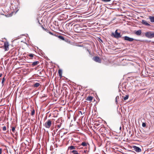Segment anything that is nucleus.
I'll return each mask as SVG.
<instances>
[{
  "label": "nucleus",
  "mask_w": 154,
  "mask_h": 154,
  "mask_svg": "<svg viewBox=\"0 0 154 154\" xmlns=\"http://www.w3.org/2000/svg\"><path fill=\"white\" fill-rule=\"evenodd\" d=\"M27 55L29 56L30 57H33L34 54H29L28 55Z\"/></svg>",
  "instance_id": "b1692460"
},
{
  "label": "nucleus",
  "mask_w": 154,
  "mask_h": 154,
  "mask_svg": "<svg viewBox=\"0 0 154 154\" xmlns=\"http://www.w3.org/2000/svg\"><path fill=\"white\" fill-rule=\"evenodd\" d=\"M141 33V30H139L137 31H136L135 34L137 35H140Z\"/></svg>",
  "instance_id": "9b49d317"
},
{
  "label": "nucleus",
  "mask_w": 154,
  "mask_h": 154,
  "mask_svg": "<svg viewBox=\"0 0 154 154\" xmlns=\"http://www.w3.org/2000/svg\"><path fill=\"white\" fill-rule=\"evenodd\" d=\"M11 130L14 133L15 131V127H11Z\"/></svg>",
  "instance_id": "5701e85b"
},
{
  "label": "nucleus",
  "mask_w": 154,
  "mask_h": 154,
  "mask_svg": "<svg viewBox=\"0 0 154 154\" xmlns=\"http://www.w3.org/2000/svg\"><path fill=\"white\" fill-rule=\"evenodd\" d=\"M2 149L1 148H0V154H1L2 153Z\"/></svg>",
  "instance_id": "473e14b6"
},
{
  "label": "nucleus",
  "mask_w": 154,
  "mask_h": 154,
  "mask_svg": "<svg viewBox=\"0 0 154 154\" xmlns=\"http://www.w3.org/2000/svg\"><path fill=\"white\" fill-rule=\"evenodd\" d=\"M2 74L1 73V74H0V77H1L2 76Z\"/></svg>",
  "instance_id": "c9c22d12"
},
{
  "label": "nucleus",
  "mask_w": 154,
  "mask_h": 154,
  "mask_svg": "<svg viewBox=\"0 0 154 154\" xmlns=\"http://www.w3.org/2000/svg\"><path fill=\"white\" fill-rule=\"evenodd\" d=\"M93 97L91 96H88L86 99V100H87L89 101L90 102H91L93 99Z\"/></svg>",
  "instance_id": "9d476101"
},
{
  "label": "nucleus",
  "mask_w": 154,
  "mask_h": 154,
  "mask_svg": "<svg viewBox=\"0 0 154 154\" xmlns=\"http://www.w3.org/2000/svg\"><path fill=\"white\" fill-rule=\"evenodd\" d=\"M42 27L44 30H45L47 32L48 31V29H45V28H44L42 26Z\"/></svg>",
  "instance_id": "393cba45"
},
{
  "label": "nucleus",
  "mask_w": 154,
  "mask_h": 154,
  "mask_svg": "<svg viewBox=\"0 0 154 154\" xmlns=\"http://www.w3.org/2000/svg\"><path fill=\"white\" fill-rule=\"evenodd\" d=\"M128 95H126L125 97H124L123 98L125 100H126L128 99Z\"/></svg>",
  "instance_id": "4be33fe9"
},
{
  "label": "nucleus",
  "mask_w": 154,
  "mask_h": 154,
  "mask_svg": "<svg viewBox=\"0 0 154 154\" xmlns=\"http://www.w3.org/2000/svg\"><path fill=\"white\" fill-rule=\"evenodd\" d=\"M49 33L51 35H53V33L51 32H49Z\"/></svg>",
  "instance_id": "f704fd0d"
},
{
  "label": "nucleus",
  "mask_w": 154,
  "mask_h": 154,
  "mask_svg": "<svg viewBox=\"0 0 154 154\" xmlns=\"http://www.w3.org/2000/svg\"><path fill=\"white\" fill-rule=\"evenodd\" d=\"M134 149L137 152H140L141 151V149L138 147L134 146H133Z\"/></svg>",
  "instance_id": "0eeeda50"
},
{
  "label": "nucleus",
  "mask_w": 154,
  "mask_h": 154,
  "mask_svg": "<svg viewBox=\"0 0 154 154\" xmlns=\"http://www.w3.org/2000/svg\"><path fill=\"white\" fill-rule=\"evenodd\" d=\"M124 40L128 41L130 42L133 41L134 39L132 38H130L128 36H125L123 37Z\"/></svg>",
  "instance_id": "423d86ee"
},
{
  "label": "nucleus",
  "mask_w": 154,
  "mask_h": 154,
  "mask_svg": "<svg viewBox=\"0 0 154 154\" xmlns=\"http://www.w3.org/2000/svg\"><path fill=\"white\" fill-rule=\"evenodd\" d=\"M6 130V126H4L3 127V131H5Z\"/></svg>",
  "instance_id": "c85d7f7f"
},
{
  "label": "nucleus",
  "mask_w": 154,
  "mask_h": 154,
  "mask_svg": "<svg viewBox=\"0 0 154 154\" xmlns=\"http://www.w3.org/2000/svg\"><path fill=\"white\" fill-rule=\"evenodd\" d=\"M39 62L38 61H36L34 62H33L32 63V66H35L37 65L39 63Z\"/></svg>",
  "instance_id": "f8f14e48"
},
{
  "label": "nucleus",
  "mask_w": 154,
  "mask_h": 154,
  "mask_svg": "<svg viewBox=\"0 0 154 154\" xmlns=\"http://www.w3.org/2000/svg\"><path fill=\"white\" fill-rule=\"evenodd\" d=\"M80 26H79V27H78V28H80Z\"/></svg>",
  "instance_id": "58836bf2"
},
{
  "label": "nucleus",
  "mask_w": 154,
  "mask_h": 154,
  "mask_svg": "<svg viewBox=\"0 0 154 154\" xmlns=\"http://www.w3.org/2000/svg\"><path fill=\"white\" fill-rule=\"evenodd\" d=\"M5 80V78H3L2 79V83H3L4 81Z\"/></svg>",
  "instance_id": "2f4dec72"
},
{
  "label": "nucleus",
  "mask_w": 154,
  "mask_h": 154,
  "mask_svg": "<svg viewBox=\"0 0 154 154\" xmlns=\"http://www.w3.org/2000/svg\"><path fill=\"white\" fill-rule=\"evenodd\" d=\"M58 38H60V39H61L63 40H65V39L63 37V36H61V35H59L58 36Z\"/></svg>",
  "instance_id": "6ab92c4d"
},
{
  "label": "nucleus",
  "mask_w": 154,
  "mask_h": 154,
  "mask_svg": "<svg viewBox=\"0 0 154 154\" xmlns=\"http://www.w3.org/2000/svg\"><path fill=\"white\" fill-rule=\"evenodd\" d=\"M93 60L95 61L98 62L99 63H101V60L100 57L97 56H95L93 58Z\"/></svg>",
  "instance_id": "20e7f679"
},
{
  "label": "nucleus",
  "mask_w": 154,
  "mask_h": 154,
  "mask_svg": "<svg viewBox=\"0 0 154 154\" xmlns=\"http://www.w3.org/2000/svg\"><path fill=\"white\" fill-rule=\"evenodd\" d=\"M40 85V84L38 83H35L34 85L33 86L34 87H38Z\"/></svg>",
  "instance_id": "f3484780"
},
{
  "label": "nucleus",
  "mask_w": 154,
  "mask_h": 154,
  "mask_svg": "<svg viewBox=\"0 0 154 154\" xmlns=\"http://www.w3.org/2000/svg\"><path fill=\"white\" fill-rule=\"evenodd\" d=\"M35 110L34 109H32L31 111V115L32 116H33L35 114Z\"/></svg>",
  "instance_id": "412c9836"
},
{
  "label": "nucleus",
  "mask_w": 154,
  "mask_h": 154,
  "mask_svg": "<svg viewBox=\"0 0 154 154\" xmlns=\"http://www.w3.org/2000/svg\"><path fill=\"white\" fill-rule=\"evenodd\" d=\"M51 121L50 119H49L45 123L44 125L46 128H49L51 127Z\"/></svg>",
  "instance_id": "7ed1b4c3"
},
{
  "label": "nucleus",
  "mask_w": 154,
  "mask_h": 154,
  "mask_svg": "<svg viewBox=\"0 0 154 154\" xmlns=\"http://www.w3.org/2000/svg\"><path fill=\"white\" fill-rule=\"evenodd\" d=\"M141 23L143 24L145 26H150V24H149V23H147V22L145 20H142Z\"/></svg>",
  "instance_id": "6e6552de"
},
{
  "label": "nucleus",
  "mask_w": 154,
  "mask_h": 154,
  "mask_svg": "<svg viewBox=\"0 0 154 154\" xmlns=\"http://www.w3.org/2000/svg\"><path fill=\"white\" fill-rule=\"evenodd\" d=\"M62 124V123H60V124L59 125H57V127L59 128H60L61 126V125Z\"/></svg>",
  "instance_id": "7c9ffc66"
},
{
  "label": "nucleus",
  "mask_w": 154,
  "mask_h": 154,
  "mask_svg": "<svg viewBox=\"0 0 154 154\" xmlns=\"http://www.w3.org/2000/svg\"><path fill=\"white\" fill-rule=\"evenodd\" d=\"M83 151L84 152V154H86V153L88 152V150H83Z\"/></svg>",
  "instance_id": "a878e982"
},
{
  "label": "nucleus",
  "mask_w": 154,
  "mask_h": 154,
  "mask_svg": "<svg viewBox=\"0 0 154 154\" xmlns=\"http://www.w3.org/2000/svg\"><path fill=\"white\" fill-rule=\"evenodd\" d=\"M112 36L116 38H119L121 37L120 33H118L117 32V30H116L115 32V33H112L111 35Z\"/></svg>",
  "instance_id": "f03ea898"
},
{
  "label": "nucleus",
  "mask_w": 154,
  "mask_h": 154,
  "mask_svg": "<svg viewBox=\"0 0 154 154\" xmlns=\"http://www.w3.org/2000/svg\"><path fill=\"white\" fill-rule=\"evenodd\" d=\"M79 112H80V113H81V114H82V112L81 111H80Z\"/></svg>",
  "instance_id": "4c0bfd02"
},
{
  "label": "nucleus",
  "mask_w": 154,
  "mask_h": 154,
  "mask_svg": "<svg viewBox=\"0 0 154 154\" xmlns=\"http://www.w3.org/2000/svg\"><path fill=\"white\" fill-rule=\"evenodd\" d=\"M142 126L143 127H145L146 126V123H145L144 122L142 124Z\"/></svg>",
  "instance_id": "cd10ccee"
},
{
  "label": "nucleus",
  "mask_w": 154,
  "mask_h": 154,
  "mask_svg": "<svg viewBox=\"0 0 154 154\" xmlns=\"http://www.w3.org/2000/svg\"><path fill=\"white\" fill-rule=\"evenodd\" d=\"M77 146H71L68 147V149L71 150L73 149H77Z\"/></svg>",
  "instance_id": "1a4fd4ad"
},
{
  "label": "nucleus",
  "mask_w": 154,
  "mask_h": 154,
  "mask_svg": "<svg viewBox=\"0 0 154 154\" xmlns=\"http://www.w3.org/2000/svg\"><path fill=\"white\" fill-rule=\"evenodd\" d=\"M87 50L88 51L89 53L91 54V51H89V50H88V49H87Z\"/></svg>",
  "instance_id": "72a5a7b5"
},
{
  "label": "nucleus",
  "mask_w": 154,
  "mask_h": 154,
  "mask_svg": "<svg viewBox=\"0 0 154 154\" xmlns=\"http://www.w3.org/2000/svg\"><path fill=\"white\" fill-rule=\"evenodd\" d=\"M145 35L148 38H154V32L149 31L145 33Z\"/></svg>",
  "instance_id": "f257e3e1"
},
{
  "label": "nucleus",
  "mask_w": 154,
  "mask_h": 154,
  "mask_svg": "<svg viewBox=\"0 0 154 154\" xmlns=\"http://www.w3.org/2000/svg\"><path fill=\"white\" fill-rule=\"evenodd\" d=\"M79 112H80V113H81V114H82V112L81 111H80Z\"/></svg>",
  "instance_id": "e433bc0d"
},
{
  "label": "nucleus",
  "mask_w": 154,
  "mask_h": 154,
  "mask_svg": "<svg viewBox=\"0 0 154 154\" xmlns=\"http://www.w3.org/2000/svg\"><path fill=\"white\" fill-rule=\"evenodd\" d=\"M102 1L104 2H109L111 1V0H101Z\"/></svg>",
  "instance_id": "bb28decb"
},
{
  "label": "nucleus",
  "mask_w": 154,
  "mask_h": 154,
  "mask_svg": "<svg viewBox=\"0 0 154 154\" xmlns=\"http://www.w3.org/2000/svg\"><path fill=\"white\" fill-rule=\"evenodd\" d=\"M58 72L59 73V75L60 78H61L62 77V71L61 70H59Z\"/></svg>",
  "instance_id": "dca6fc26"
},
{
  "label": "nucleus",
  "mask_w": 154,
  "mask_h": 154,
  "mask_svg": "<svg viewBox=\"0 0 154 154\" xmlns=\"http://www.w3.org/2000/svg\"><path fill=\"white\" fill-rule=\"evenodd\" d=\"M105 130H106V128H105V127L103 126L100 128L99 130V131H100L103 132Z\"/></svg>",
  "instance_id": "ddd939ff"
},
{
  "label": "nucleus",
  "mask_w": 154,
  "mask_h": 154,
  "mask_svg": "<svg viewBox=\"0 0 154 154\" xmlns=\"http://www.w3.org/2000/svg\"><path fill=\"white\" fill-rule=\"evenodd\" d=\"M150 21L152 22H154V17L150 16L149 17Z\"/></svg>",
  "instance_id": "2eb2a0df"
},
{
  "label": "nucleus",
  "mask_w": 154,
  "mask_h": 154,
  "mask_svg": "<svg viewBox=\"0 0 154 154\" xmlns=\"http://www.w3.org/2000/svg\"><path fill=\"white\" fill-rule=\"evenodd\" d=\"M88 145H89L88 144L85 142H83L81 143V145L84 146H86Z\"/></svg>",
  "instance_id": "4468645a"
},
{
  "label": "nucleus",
  "mask_w": 154,
  "mask_h": 154,
  "mask_svg": "<svg viewBox=\"0 0 154 154\" xmlns=\"http://www.w3.org/2000/svg\"><path fill=\"white\" fill-rule=\"evenodd\" d=\"M9 45L8 42L6 41L4 43V47L5 51H8L9 49Z\"/></svg>",
  "instance_id": "39448f33"
},
{
  "label": "nucleus",
  "mask_w": 154,
  "mask_h": 154,
  "mask_svg": "<svg viewBox=\"0 0 154 154\" xmlns=\"http://www.w3.org/2000/svg\"><path fill=\"white\" fill-rule=\"evenodd\" d=\"M79 152V154H84V152L83 151V150Z\"/></svg>",
  "instance_id": "c756f323"
},
{
  "label": "nucleus",
  "mask_w": 154,
  "mask_h": 154,
  "mask_svg": "<svg viewBox=\"0 0 154 154\" xmlns=\"http://www.w3.org/2000/svg\"><path fill=\"white\" fill-rule=\"evenodd\" d=\"M119 96H116V104L118 103V101L119 100Z\"/></svg>",
  "instance_id": "aec40b11"
},
{
  "label": "nucleus",
  "mask_w": 154,
  "mask_h": 154,
  "mask_svg": "<svg viewBox=\"0 0 154 154\" xmlns=\"http://www.w3.org/2000/svg\"><path fill=\"white\" fill-rule=\"evenodd\" d=\"M72 152L73 153V154H79L78 151L75 150H73L72 151Z\"/></svg>",
  "instance_id": "a211bd4d"
}]
</instances>
